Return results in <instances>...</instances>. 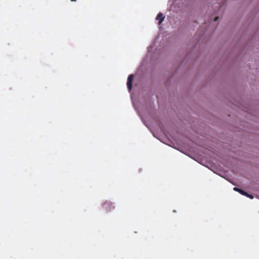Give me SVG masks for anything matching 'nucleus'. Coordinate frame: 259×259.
Masks as SVG:
<instances>
[{
    "label": "nucleus",
    "instance_id": "1",
    "mask_svg": "<svg viewBox=\"0 0 259 259\" xmlns=\"http://www.w3.org/2000/svg\"><path fill=\"white\" fill-rule=\"evenodd\" d=\"M134 75L131 74L128 76L127 81V87L130 91L132 89V83L134 79Z\"/></svg>",
    "mask_w": 259,
    "mask_h": 259
},
{
    "label": "nucleus",
    "instance_id": "2",
    "mask_svg": "<svg viewBox=\"0 0 259 259\" xmlns=\"http://www.w3.org/2000/svg\"><path fill=\"white\" fill-rule=\"evenodd\" d=\"M164 18H165V16H163V15L162 13H158V14L157 15V17H156V20L159 21L158 25H160L162 23Z\"/></svg>",
    "mask_w": 259,
    "mask_h": 259
},
{
    "label": "nucleus",
    "instance_id": "3",
    "mask_svg": "<svg viewBox=\"0 0 259 259\" xmlns=\"http://www.w3.org/2000/svg\"><path fill=\"white\" fill-rule=\"evenodd\" d=\"M240 194L244 196H246L247 195H248V193L247 192H245L242 190L240 191Z\"/></svg>",
    "mask_w": 259,
    "mask_h": 259
},
{
    "label": "nucleus",
    "instance_id": "4",
    "mask_svg": "<svg viewBox=\"0 0 259 259\" xmlns=\"http://www.w3.org/2000/svg\"><path fill=\"white\" fill-rule=\"evenodd\" d=\"M233 190H234V191H235L238 192H239V193H240V191H241V190H242L241 189H239V188H237V187H234V188H233Z\"/></svg>",
    "mask_w": 259,
    "mask_h": 259
},
{
    "label": "nucleus",
    "instance_id": "5",
    "mask_svg": "<svg viewBox=\"0 0 259 259\" xmlns=\"http://www.w3.org/2000/svg\"><path fill=\"white\" fill-rule=\"evenodd\" d=\"M246 196H247V197L250 198L251 199H252L253 198L252 195L249 194H248V195H247Z\"/></svg>",
    "mask_w": 259,
    "mask_h": 259
},
{
    "label": "nucleus",
    "instance_id": "6",
    "mask_svg": "<svg viewBox=\"0 0 259 259\" xmlns=\"http://www.w3.org/2000/svg\"><path fill=\"white\" fill-rule=\"evenodd\" d=\"M218 18H219V17H215V18H214V21H217V20L218 19Z\"/></svg>",
    "mask_w": 259,
    "mask_h": 259
}]
</instances>
